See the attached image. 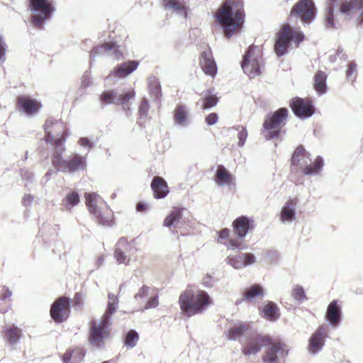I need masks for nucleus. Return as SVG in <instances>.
<instances>
[{"label": "nucleus", "mask_w": 363, "mask_h": 363, "mask_svg": "<svg viewBox=\"0 0 363 363\" xmlns=\"http://www.w3.org/2000/svg\"><path fill=\"white\" fill-rule=\"evenodd\" d=\"M290 107L294 114L301 118H309L314 113V108L310 101H306L299 97H296L291 100Z\"/></svg>", "instance_id": "16"}, {"label": "nucleus", "mask_w": 363, "mask_h": 363, "mask_svg": "<svg viewBox=\"0 0 363 363\" xmlns=\"http://www.w3.org/2000/svg\"><path fill=\"white\" fill-rule=\"evenodd\" d=\"M149 111V104L147 101L145 99H143L141 101L140 106L139 107L138 113H139V120L140 123H142V120L145 119L147 117Z\"/></svg>", "instance_id": "49"}, {"label": "nucleus", "mask_w": 363, "mask_h": 363, "mask_svg": "<svg viewBox=\"0 0 363 363\" xmlns=\"http://www.w3.org/2000/svg\"><path fill=\"white\" fill-rule=\"evenodd\" d=\"M226 260L227 262L235 269H241L244 267V261H242L241 254L236 256L229 255Z\"/></svg>", "instance_id": "45"}, {"label": "nucleus", "mask_w": 363, "mask_h": 363, "mask_svg": "<svg viewBox=\"0 0 363 363\" xmlns=\"http://www.w3.org/2000/svg\"><path fill=\"white\" fill-rule=\"evenodd\" d=\"M79 202V196L77 192L73 191L67 195L62 200V205L67 211L71 209Z\"/></svg>", "instance_id": "38"}, {"label": "nucleus", "mask_w": 363, "mask_h": 363, "mask_svg": "<svg viewBox=\"0 0 363 363\" xmlns=\"http://www.w3.org/2000/svg\"><path fill=\"white\" fill-rule=\"evenodd\" d=\"M154 197L157 199H164L169 193L166 181L161 177H155L151 182Z\"/></svg>", "instance_id": "26"}, {"label": "nucleus", "mask_w": 363, "mask_h": 363, "mask_svg": "<svg viewBox=\"0 0 363 363\" xmlns=\"http://www.w3.org/2000/svg\"><path fill=\"white\" fill-rule=\"evenodd\" d=\"M174 120L177 125L186 127L189 124V113L184 105H178L174 111Z\"/></svg>", "instance_id": "30"}, {"label": "nucleus", "mask_w": 363, "mask_h": 363, "mask_svg": "<svg viewBox=\"0 0 363 363\" xmlns=\"http://www.w3.org/2000/svg\"><path fill=\"white\" fill-rule=\"evenodd\" d=\"M85 356V351L82 348H76L67 351L62 356L64 363H80Z\"/></svg>", "instance_id": "31"}, {"label": "nucleus", "mask_w": 363, "mask_h": 363, "mask_svg": "<svg viewBox=\"0 0 363 363\" xmlns=\"http://www.w3.org/2000/svg\"><path fill=\"white\" fill-rule=\"evenodd\" d=\"M211 279H212L211 277H207L203 279V284L206 286H211Z\"/></svg>", "instance_id": "62"}, {"label": "nucleus", "mask_w": 363, "mask_h": 363, "mask_svg": "<svg viewBox=\"0 0 363 363\" xmlns=\"http://www.w3.org/2000/svg\"><path fill=\"white\" fill-rule=\"evenodd\" d=\"M253 330L254 329L249 323L238 322L229 330L228 338L236 340L243 336L245 339Z\"/></svg>", "instance_id": "24"}, {"label": "nucleus", "mask_w": 363, "mask_h": 363, "mask_svg": "<svg viewBox=\"0 0 363 363\" xmlns=\"http://www.w3.org/2000/svg\"><path fill=\"white\" fill-rule=\"evenodd\" d=\"M285 345L279 342L271 343L262 358V363H279L286 355Z\"/></svg>", "instance_id": "20"}, {"label": "nucleus", "mask_w": 363, "mask_h": 363, "mask_svg": "<svg viewBox=\"0 0 363 363\" xmlns=\"http://www.w3.org/2000/svg\"><path fill=\"white\" fill-rule=\"evenodd\" d=\"M148 208L147 203L145 202H139L136 206V210L138 212L145 211Z\"/></svg>", "instance_id": "61"}, {"label": "nucleus", "mask_w": 363, "mask_h": 363, "mask_svg": "<svg viewBox=\"0 0 363 363\" xmlns=\"http://www.w3.org/2000/svg\"><path fill=\"white\" fill-rule=\"evenodd\" d=\"M326 74L322 71L318 72L314 76L313 86L315 90L319 95H322L326 93Z\"/></svg>", "instance_id": "35"}, {"label": "nucleus", "mask_w": 363, "mask_h": 363, "mask_svg": "<svg viewBox=\"0 0 363 363\" xmlns=\"http://www.w3.org/2000/svg\"><path fill=\"white\" fill-rule=\"evenodd\" d=\"M264 289L259 284H255L246 290L244 294V299L252 301L255 298L263 296Z\"/></svg>", "instance_id": "36"}, {"label": "nucleus", "mask_w": 363, "mask_h": 363, "mask_svg": "<svg viewBox=\"0 0 363 363\" xmlns=\"http://www.w3.org/2000/svg\"><path fill=\"white\" fill-rule=\"evenodd\" d=\"M338 2V0H327L326 8L324 13V23L328 29H334L337 28L338 23L334 19V7Z\"/></svg>", "instance_id": "27"}, {"label": "nucleus", "mask_w": 363, "mask_h": 363, "mask_svg": "<svg viewBox=\"0 0 363 363\" xmlns=\"http://www.w3.org/2000/svg\"><path fill=\"white\" fill-rule=\"evenodd\" d=\"M186 213L187 210L185 208H172L164 218L163 225L164 227H171L173 225L182 224Z\"/></svg>", "instance_id": "22"}, {"label": "nucleus", "mask_w": 363, "mask_h": 363, "mask_svg": "<svg viewBox=\"0 0 363 363\" xmlns=\"http://www.w3.org/2000/svg\"><path fill=\"white\" fill-rule=\"evenodd\" d=\"M81 296L79 294H76L75 296V303L80 305Z\"/></svg>", "instance_id": "64"}, {"label": "nucleus", "mask_w": 363, "mask_h": 363, "mask_svg": "<svg viewBox=\"0 0 363 363\" xmlns=\"http://www.w3.org/2000/svg\"><path fill=\"white\" fill-rule=\"evenodd\" d=\"M138 334L135 330H130L128 332L125 338V345L128 347H134L138 341Z\"/></svg>", "instance_id": "43"}, {"label": "nucleus", "mask_w": 363, "mask_h": 363, "mask_svg": "<svg viewBox=\"0 0 363 363\" xmlns=\"http://www.w3.org/2000/svg\"><path fill=\"white\" fill-rule=\"evenodd\" d=\"M118 305V298L117 296L112 293L108 294L107 308L98 321H93L91 325L90 342L95 347H100L108 333V327L111 323V315L113 314Z\"/></svg>", "instance_id": "2"}, {"label": "nucleus", "mask_w": 363, "mask_h": 363, "mask_svg": "<svg viewBox=\"0 0 363 363\" xmlns=\"http://www.w3.org/2000/svg\"><path fill=\"white\" fill-rule=\"evenodd\" d=\"M297 203L296 199H291L286 203L281 212V219L283 221H291L294 219Z\"/></svg>", "instance_id": "32"}, {"label": "nucleus", "mask_w": 363, "mask_h": 363, "mask_svg": "<svg viewBox=\"0 0 363 363\" xmlns=\"http://www.w3.org/2000/svg\"><path fill=\"white\" fill-rule=\"evenodd\" d=\"M225 36L230 38L242 29L245 19L241 0H225L216 13Z\"/></svg>", "instance_id": "1"}, {"label": "nucleus", "mask_w": 363, "mask_h": 363, "mask_svg": "<svg viewBox=\"0 0 363 363\" xmlns=\"http://www.w3.org/2000/svg\"><path fill=\"white\" fill-rule=\"evenodd\" d=\"M90 84H91V77L90 73L86 72L82 77V85L88 87Z\"/></svg>", "instance_id": "58"}, {"label": "nucleus", "mask_w": 363, "mask_h": 363, "mask_svg": "<svg viewBox=\"0 0 363 363\" xmlns=\"http://www.w3.org/2000/svg\"><path fill=\"white\" fill-rule=\"evenodd\" d=\"M155 291H157V289L144 285L139 289L138 293L134 296V298L135 300L143 299L152 294Z\"/></svg>", "instance_id": "46"}, {"label": "nucleus", "mask_w": 363, "mask_h": 363, "mask_svg": "<svg viewBox=\"0 0 363 363\" xmlns=\"http://www.w3.org/2000/svg\"><path fill=\"white\" fill-rule=\"evenodd\" d=\"M6 48L1 37L0 36V64L5 61Z\"/></svg>", "instance_id": "59"}, {"label": "nucleus", "mask_w": 363, "mask_h": 363, "mask_svg": "<svg viewBox=\"0 0 363 363\" xmlns=\"http://www.w3.org/2000/svg\"><path fill=\"white\" fill-rule=\"evenodd\" d=\"M218 118V115L216 113H212L206 116V122L208 125H213L217 123Z\"/></svg>", "instance_id": "57"}, {"label": "nucleus", "mask_w": 363, "mask_h": 363, "mask_svg": "<svg viewBox=\"0 0 363 363\" xmlns=\"http://www.w3.org/2000/svg\"><path fill=\"white\" fill-rule=\"evenodd\" d=\"M17 101L20 108L29 116L36 113L40 107V104L35 100L25 96H18Z\"/></svg>", "instance_id": "29"}, {"label": "nucleus", "mask_w": 363, "mask_h": 363, "mask_svg": "<svg viewBox=\"0 0 363 363\" xmlns=\"http://www.w3.org/2000/svg\"><path fill=\"white\" fill-rule=\"evenodd\" d=\"M340 11L350 18H357L359 24L363 23V0H348L342 3Z\"/></svg>", "instance_id": "14"}, {"label": "nucleus", "mask_w": 363, "mask_h": 363, "mask_svg": "<svg viewBox=\"0 0 363 363\" xmlns=\"http://www.w3.org/2000/svg\"><path fill=\"white\" fill-rule=\"evenodd\" d=\"M254 225V220L247 216H240L236 218L232 227H252Z\"/></svg>", "instance_id": "44"}, {"label": "nucleus", "mask_w": 363, "mask_h": 363, "mask_svg": "<svg viewBox=\"0 0 363 363\" xmlns=\"http://www.w3.org/2000/svg\"><path fill=\"white\" fill-rule=\"evenodd\" d=\"M288 116V110L281 108L275 111L271 116H267L263 124V133L267 140L277 138L284 125Z\"/></svg>", "instance_id": "7"}, {"label": "nucleus", "mask_w": 363, "mask_h": 363, "mask_svg": "<svg viewBox=\"0 0 363 363\" xmlns=\"http://www.w3.org/2000/svg\"><path fill=\"white\" fill-rule=\"evenodd\" d=\"M150 297L146 302V303L143 309V311L155 308L159 305V296H158L157 291H155L154 292H152V294H150Z\"/></svg>", "instance_id": "47"}, {"label": "nucleus", "mask_w": 363, "mask_h": 363, "mask_svg": "<svg viewBox=\"0 0 363 363\" xmlns=\"http://www.w3.org/2000/svg\"><path fill=\"white\" fill-rule=\"evenodd\" d=\"M315 13L316 9L313 0H299L291 9L290 16H296L309 23L314 19Z\"/></svg>", "instance_id": "11"}, {"label": "nucleus", "mask_w": 363, "mask_h": 363, "mask_svg": "<svg viewBox=\"0 0 363 363\" xmlns=\"http://www.w3.org/2000/svg\"><path fill=\"white\" fill-rule=\"evenodd\" d=\"M104 261V257L103 256L99 257L96 263V267L97 268L100 267L103 264Z\"/></svg>", "instance_id": "63"}, {"label": "nucleus", "mask_w": 363, "mask_h": 363, "mask_svg": "<svg viewBox=\"0 0 363 363\" xmlns=\"http://www.w3.org/2000/svg\"><path fill=\"white\" fill-rule=\"evenodd\" d=\"M84 196L86 199V204L90 213L97 217H100V205L104 202L101 197L96 193H86Z\"/></svg>", "instance_id": "25"}, {"label": "nucleus", "mask_w": 363, "mask_h": 363, "mask_svg": "<svg viewBox=\"0 0 363 363\" xmlns=\"http://www.w3.org/2000/svg\"><path fill=\"white\" fill-rule=\"evenodd\" d=\"M200 65L205 74L214 77L217 73V66L211 50L203 51L201 55Z\"/></svg>", "instance_id": "21"}, {"label": "nucleus", "mask_w": 363, "mask_h": 363, "mask_svg": "<svg viewBox=\"0 0 363 363\" xmlns=\"http://www.w3.org/2000/svg\"><path fill=\"white\" fill-rule=\"evenodd\" d=\"M242 261H244V267L255 262L256 259L254 255L250 253H241Z\"/></svg>", "instance_id": "53"}, {"label": "nucleus", "mask_w": 363, "mask_h": 363, "mask_svg": "<svg viewBox=\"0 0 363 363\" xmlns=\"http://www.w3.org/2000/svg\"><path fill=\"white\" fill-rule=\"evenodd\" d=\"M35 198L33 196L30 194H26L23 196L22 199V203L23 206L26 208L30 207L33 202L34 201Z\"/></svg>", "instance_id": "56"}, {"label": "nucleus", "mask_w": 363, "mask_h": 363, "mask_svg": "<svg viewBox=\"0 0 363 363\" xmlns=\"http://www.w3.org/2000/svg\"><path fill=\"white\" fill-rule=\"evenodd\" d=\"M303 34L298 30H293L289 25H284L278 33L277 40L274 45V50L277 56L284 55L291 42L296 46L303 40Z\"/></svg>", "instance_id": "6"}, {"label": "nucleus", "mask_w": 363, "mask_h": 363, "mask_svg": "<svg viewBox=\"0 0 363 363\" xmlns=\"http://www.w3.org/2000/svg\"><path fill=\"white\" fill-rule=\"evenodd\" d=\"M21 334V330L17 327L12 326L8 329L6 333V338L11 345L16 344L19 340Z\"/></svg>", "instance_id": "40"}, {"label": "nucleus", "mask_w": 363, "mask_h": 363, "mask_svg": "<svg viewBox=\"0 0 363 363\" xmlns=\"http://www.w3.org/2000/svg\"><path fill=\"white\" fill-rule=\"evenodd\" d=\"M327 336V327L320 326L311 335L308 340V350L313 355L322 350L325 345V338Z\"/></svg>", "instance_id": "19"}, {"label": "nucleus", "mask_w": 363, "mask_h": 363, "mask_svg": "<svg viewBox=\"0 0 363 363\" xmlns=\"http://www.w3.org/2000/svg\"><path fill=\"white\" fill-rule=\"evenodd\" d=\"M132 244L125 238H121L116 245L113 257L118 264L129 265L130 258L127 255L132 250Z\"/></svg>", "instance_id": "18"}, {"label": "nucleus", "mask_w": 363, "mask_h": 363, "mask_svg": "<svg viewBox=\"0 0 363 363\" xmlns=\"http://www.w3.org/2000/svg\"><path fill=\"white\" fill-rule=\"evenodd\" d=\"M264 340V337L254 330L243 340H241L242 353L245 355L257 354L261 350Z\"/></svg>", "instance_id": "13"}, {"label": "nucleus", "mask_w": 363, "mask_h": 363, "mask_svg": "<svg viewBox=\"0 0 363 363\" xmlns=\"http://www.w3.org/2000/svg\"><path fill=\"white\" fill-rule=\"evenodd\" d=\"M261 62L259 48L250 46L243 57L242 68L250 78H254L260 74Z\"/></svg>", "instance_id": "9"}, {"label": "nucleus", "mask_w": 363, "mask_h": 363, "mask_svg": "<svg viewBox=\"0 0 363 363\" xmlns=\"http://www.w3.org/2000/svg\"><path fill=\"white\" fill-rule=\"evenodd\" d=\"M262 311L264 316L270 320H276L279 315L277 306L272 302L265 305Z\"/></svg>", "instance_id": "37"}, {"label": "nucleus", "mask_w": 363, "mask_h": 363, "mask_svg": "<svg viewBox=\"0 0 363 363\" xmlns=\"http://www.w3.org/2000/svg\"><path fill=\"white\" fill-rule=\"evenodd\" d=\"M291 296L295 300L299 302H302L303 301L306 299L304 289L302 286L299 284H296L293 286L291 291Z\"/></svg>", "instance_id": "42"}, {"label": "nucleus", "mask_w": 363, "mask_h": 363, "mask_svg": "<svg viewBox=\"0 0 363 363\" xmlns=\"http://www.w3.org/2000/svg\"><path fill=\"white\" fill-rule=\"evenodd\" d=\"M79 145L84 148H87L88 152L93 147V143L87 138H81L79 140Z\"/></svg>", "instance_id": "54"}, {"label": "nucleus", "mask_w": 363, "mask_h": 363, "mask_svg": "<svg viewBox=\"0 0 363 363\" xmlns=\"http://www.w3.org/2000/svg\"><path fill=\"white\" fill-rule=\"evenodd\" d=\"M250 228H223L220 231L218 237V241L226 245L230 248L240 247V242L235 239L243 238Z\"/></svg>", "instance_id": "12"}, {"label": "nucleus", "mask_w": 363, "mask_h": 363, "mask_svg": "<svg viewBox=\"0 0 363 363\" xmlns=\"http://www.w3.org/2000/svg\"><path fill=\"white\" fill-rule=\"evenodd\" d=\"M234 177L223 166L218 167L214 181L220 186H228L233 184Z\"/></svg>", "instance_id": "28"}, {"label": "nucleus", "mask_w": 363, "mask_h": 363, "mask_svg": "<svg viewBox=\"0 0 363 363\" xmlns=\"http://www.w3.org/2000/svg\"><path fill=\"white\" fill-rule=\"evenodd\" d=\"M135 96L133 91L121 94L114 90L104 91L101 95V101L104 104H125Z\"/></svg>", "instance_id": "17"}, {"label": "nucleus", "mask_w": 363, "mask_h": 363, "mask_svg": "<svg viewBox=\"0 0 363 363\" xmlns=\"http://www.w3.org/2000/svg\"><path fill=\"white\" fill-rule=\"evenodd\" d=\"M30 11L33 13L31 18L33 24L37 28H41L42 23L53 11L49 0H30Z\"/></svg>", "instance_id": "10"}, {"label": "nucleus", "mask_w": 363, "mask_h": 363, "mask_svg": "<svg viewBox=\"0 0 363 363\" xmlns=\"http://www.w3.org/2000/svg\"><path fill=\"white\" fill-rule=\"evenodd\" d=\"M44 130L46 133L45 140L55 146V150L64 147L65 138L64 137L65 126L61 121L53 118H48L45 125Z\"/></svg>", "instance_id": "8"}, {"label": "nucleus", "mask_w": 363, "mask_h": 363, "mask_svg": "<svg viewBox=\"0 0 363 363\" xmlns=\"http://www.w3.org/2000/svg\"><path fill=\"white\" fill-rule=\"evenodd\" d=\"M138 66V62L135 60L120 64L117 65L113 71H111L107 78H124L135 71Z\"/></svg>", "instance_id": "23"}, {"label": "nucleus", "mask_w": 363, "mask_h": 363, "mask_svg": "<svg viewBox=\"0 0 363 363\" xmlns=\"http://www.w3.org/2000/svg\"><path fill=\"white\" fill-rule=\"evenodd\" d=\"M11 294L12 293L10 290L4 287L2 289V294H1V298L4 301L6 300L11 297Z\"/></svg>", "instance_id": "60"}, {"label": "nucleus", "mask_w": 363, "mask_h": 363, "mask_svg": "<svg viewBox=\"0 0 363 363\" xmlns=\"http://www.w3.org/2000/svg\"><path fill=\"white\" fill-rule=\"evenodd\" d=\"M149 90L150 94L155 99H159L162 96L160 84L159 81L155 77L150 79Z\"/></svg>", "instance_id": "41"}, {"label": "nucleus", "mask_w": 363, "mask_h": 363, "mask_svg": "<svg viewBox=\"0 0 363 363\" xmlns=\"http://www.w3.org/2000/svg\"><path fill=\"white\" fill-rule=\"evenodd\" d=\"M112 50L110 56L114 57L116 60H121L123 58V52L121 50L120 47L114 43H111Z\"/></svg>", "instance_id": "50"}, {"label": "nucleus", "mask_w": 363, "mask_h": 363, "mask_svg": "<svg viewBox=\"0 0 363 363\" xmlns=\"http://www.w3.org/2000/svg\"><path fill=\"white\" fill-rule=\"evenodd\" d=\"M65 147H60L55 150L52 157V164L57 171L64 172H75L84 170L86 167V156H81L78 154H74L68 160H62V155Z\"/></svg>", "instance_id": "4"}, {"label": "nucleus", "mask_w": 363, "mask_h": 363, "mask_svg": "<svg viewBox=\"0 0 363 363\" xmlns=\"http://www.w3.org/2000/svg\"><path fill=\"white\" fill-rule=\"evenodd\" d=\"M341 311L337 301H333L328 306L326 316L330 323L336 325L340 319Z\"/></svg>", "instance_id": "33"}, {"label": "nucleus", "mask_w": 363, "mask_h": 363, "mask_svg": "<svg viewBox=\"0 0 363 363\" xmlns=\"http://www.w3.org/2000/svg\"><path fill=\"white\" fill-rule=\"evenodd\" d=\"M179 302L182 313L191 317L206 310L211 304V299L204 291L187 290L180 295Z\"/></svg>", "instance_id": "3"}, {"label": "nucleus", "mask_w": 363, "mask_h": 363, "mask_svg": "<svg viewBox=\"0 0 363 363\" xmlns=\"http://www.w3.org/2000/svg\"><path fill=\"white\" fill-rule=\"evenodd\" d=\"M22 179L25 182V186H28L29 183H30L33 179V173L29 171L25 170L22 173Z\"/></svg>", "instance_id": "55"}, {"label": "nucleus", "mask_w": 363, "mask_h": 363, "mask_svg": "<svg viewBox=\"0 0 363 363\" xmlns=\"http://www.w3.org/2000/svg\"><path fill=\"white\" fill-rule=\"evenodd\" d=\"M310 155L302 146H299L292 155L291 164L299 166L306 175L317 174L323 166V160L318 157L312 164Z\"/></svg>", "instance_id": "5"}, {"label": "nucleus", "mask_w": 363, "mask_h": 363, "mask_svg": "<svg viewBox=\"0 0 363 363\" xmlns=\"http://www.w3.org/2000/svg\"><path fill=\"white\" fill-rule=\"evenodd\" d=\"M357 66L355 64H350L346 71V77L348 80L353 82L356 78Z\"/></svg>", "instance_id": "52"}, {"label": "nucleus", "mask_w": 363, "mask_h": 363, "mask_svg": "<svg viewBox=\"0 0 363 363\" xmlns=\"http://www.w3.org/2000/svg\"><path fill=\"white\" fill-rule=\"evenodd\" d=\"M69 311V299L65 297H60L52 303L50 308V315L55 322L62 323L68 318Z\"/></svg>", "instance_id": "15"}, {"label": "nucleus", "mask_w": 363, "mask_h": 363, "mask_svg": "<svg viewBox=\"0 0 363 363\" xmlns=\"http://www.w3.org/2000/svg\"><path fill=\"white\" fill-rule=\"evenodd\" d=\"M238 130L239 131L238 132V145L240 147H242L244 145L245 143V140L247 139V130L245 129V128L244 127H239L238 128Z\"/></svg>", "instance_id": "51"}, {"label": "nucleus", "mask_w": 363, "mask_h": 363, "mask_svg": "<svg viewBox=\"0 0 363 363\" xmlns=\"http://www.w3.org/2000/svg\"><path fill=\"white\" fill-rule=\"evenodd\" d=\"M112 50V47L111 43H105L104 44L99 46L94 47L91 52H90V59L93 60L94 58L104 53H107V55H111Z\"/></svg>", "instance_id": "39"}, {"label": "nucleus", "mask_w": 363, "mask_h": 363, "mask_svg": "<svg viewBox=\"0 0 363 363\" xmlns=\"http://www.w3.org/2000/svg\"><path fill=\"white\" fill-rule=\"evenodd\" d=\"M218 101V98L215 95L206 94L203 98L202 108L203 109H208L215 106Z\"/></svg>", "instance_id": "48"}, {"label": "nucleus", "mask_w": 363, "mask_h": 363, "mask_svg": "<svg viewBox=\"0 0 363 363\" xmlns=\"http://www.w3.org/2000/svg\"><path fill=\"white\" fill-rule=\"evenodd\" d=\"M163 4L167 9L172 10L184 17H186V7L182 1L179 0H163Z\"/></svg>", "instance_id": "34"}]
</instances>
